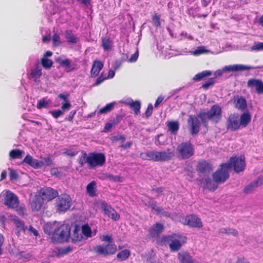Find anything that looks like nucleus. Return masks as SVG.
Wrapping results in <instances>:
<instances>
[{"label": "nucleus", "instance_id": "nucleus-60", "mask_svg": "<svg viewBox=\"0 0 263 263\" xmlns=\"http://www.w3.org/2000/svg\"><path fill=\"white\" fill-rule=\"evenodd\" d=\"M124 116L122 115H117L115 118L111 120L114 125L118 124L123 119Z\"/></svg>", "mask_w": 263, "mask_h": 263}, {"label": "nucleus", "instance_id": "nucleus-26", "mask_svg": "<svg viewBox=\"0 0 263 263\" xmlns=\"http://www.w3.org/2000/svg\"><path fill=\"white\" fill-rule=\"evenodd\" d=\"M234 103L235 108L241 111L245 110L247 107L246 100L241 96L235 98Z\"/></svg>", "mask_w": 263, "mask_h": 263}, {"label": "nucleus", "instance_id": "nucleus-12", "mask_svg": "<svg viewBox=\"0 0 263 263\" xmlns=\"http://www.w3.org/2000/svg\"><path fill=\"white\" fill-rule=\"evenodd\" d=\"M239 116L238 113L231 114L228 117L226 125L228 130L234 132L239 129Z\"/></svg>", "mask_w": 263, "mask_h": 263}, {"label": "nucleus", "instance_id": "nucleus-41", "mask_svg": "<svg viewBox=\"0 0 263 263\" xmlns=\"http://www.w3.org/2000/svg\"><path fill=\"white\" fill-rule=\"evenodd\" d=\"M115 104V102H111L106 104L98 110V114H104L110 111L113 109Z\"/></svg>", "mask_w": 263, "mask_h": 263}, {"label": "nucleus", "instance_id": "nucleus-27", "mask_svg": "<svg viewBox=\"0 0 263 263\" xmlns=\"http://www.w3.org/2000/svg\"><path fill=\"white\" fill-rule=\"evenodd\" d=\"M103 63L101 61L99 60L94 61L90 70L91 77H95L97 76L103 68Z\"/></svg>", "mask_w": 263, "mask_h": 263}, {"label": "nucleus", "instance_id": "nucleus-17", "mask_svg": "<svg viewBox=\"0 0 263 263\" xmlns=\"http://www.w3.org/2000/svg\"><path fill=\"white\" fill-rule=\"evenodd\" d=\"M247 87L254 89L258 94H263V82L259 79H250L247 82Z\"/></svg>", "mask_w": 263, "mask_h": 263}, {"label": "nucleus", "instance_id": "nucleus-32", "mask_svg": "<svg viewBox=\"0 0 263 263\" xmlns=\"http://www.w3.org/2000/svg\"><path fill=\"white\" fill-rule=\"evenodd\" d=\"M9 217L19 230H26L27 229V227L25 226L23 221L19 219L16 215H11Z\"/></svg>", "mask_w": 263, "mask_h": 263}, {"label": "nucleus", "instance_id": "nucleus-9", "mask_svg": "<svg viewBox=\"0 0 263 263\" xmlns=\"http://www.w3.org/2000/svg\"><path fill=\"white\" fill-rule=\"evenodd\" d=\"M37 194H38L44 201H47L52 200L53 199L57 197L59 195L57 190L47 186L41 187L38 191Z\"/></svg>", "mask_w": 263, "mask_h": 263}, {"label": "nucleus", "instance_id": "nucleus-56", "mask_svg": "<svg viewBox=\"0 0 263 263\" xmlns=\"http://www.w3.org/2000/svg\"><path fill=\"white\" fill-rule=\"evenodd\" d=\"M153 107L152 104H149L145 112V116L146 118L149 117L153 113Z\"/></svg>", "mask_w": 263, "mask_h": 263}, {"label": "nucleus", "instance_id": "nucleus-11", "mask_svg": "<svg viewBox=\"0 0 263 263\" xmlns=\"http://www.w3.org/2000/svg\"><path fill=\"white\" fill-rule=\"evenodd\" d=\"M230 165V169L233 167L234 171L238 173L239 172L243 171L246 166V163L245 161V158L243 157H232L230 158L229 161L226 163Z\"/></svg>", "mask_w": 263, "mask_h": 263}, {"label": "nucleus", "instance_id": "nucleus-18", "mask_svg": "<svg viewBox=\"0 0 263 263\" xmlns=\"http://www.w3.org/2000/svg\"><path fill=\"white\" fill-rule=\"evenodd\" d=\"M101 208L105 214L112 219L117 221L120 219V214L105 202H102Z\"/></svg>", "mask_w": 263, "mask_h": 263}, {"label": "nucleus", "instance_id": "nucleus-59", "mask_svg": "<svg viewBox=\"0 0 263 263\" xmlns=\"http://www.w3.org/2000/svg\"><path fill=\"white\" fill-rule=\"evenodd\" d=\"M252 49L253 50L259 51L263 50V43L258 42L252 46Z\"/></svg>", "mask_w": 263, "mask_h": 263}, {"label": "nucleus", "instance_id": "nucleus-52", "mask_svg": "<svg viewBox=\"0 0 263 263\" xmlns=\"http://www.w3.org/2000/svg\"><path fill=\"white\" fill-rule=\"evenodd\" d=\"M215 83V79L210 78L208 82L202 85V87L204 89H208L211 86H213Z\"/></svg>", "mask_w": 263, "mask_h": 263}, {"label": "nucleus", "instance_id": "nucleus-21", "mask_svg": "<svg viewBox=\"0 0 263 263\" xmlns=\"http://www.w3.org/2000/svg\"><path fill=\"white\" fill-rule=\"evenodd\" d=\"M196 170L199 173L205 174L211 173L213 170L211 165L205 161L199 162Z\"/></svg>", "mask_w": 263, "mask_h": 263}, {"label": "nucleus", "instance_id": "nucleus-40", "mask_svg": "<svg viewBox=\"0 0 263 263\" xmlns=\"http://www.w3.org/2000/svg\"><path fill=\"white\" fill-rule=\"evenodd\" d=\"M167 125L169 130L172 134H175L177 132V131L179 129V124L176 121H172L168 122L167 123Z\"/></svg>", "mask_w": 263, "mask_h": 263}, {"label": "nucleus", "instance_id": "nucleus-53", "mask_svg": "<svg viewBox=\"0 0 263 263\" xmlns=\"http://www.w3.org/2000/svg\"><path fill=\"white\" fill-rule=\"evenodd\" d=\"M49 114H50L54 118L57 119L62 116L64 114V112L61 110L58 109L50 111Z\"/></svg>", "mask_w": 263, "mask_h": 263}, {"label": "nucleus", "instance_id": "nucleus-45", "mask_svg": "<svg viewBox=\"0 0 263 263\" xmlns=\"http://www.w3.org/2000/svg\"><path fill=\"white\" fill-rule=\"evenodd\" d=\"M42 164L41 168L43 166H51L53 164V160L50 156H47L43 158V161H39Z\"/></svg>", "mask_w": 263, "mask_h": 263}, {"label": "nucleus", "instance_id": "nucleus-19", "mask_svg": "<svg viewBox=\"0 0 263 263\" xmlns=\"http://www.w3.org/2000/svg\"><path fill=\"white\" fill-rule=\"evenodd\" d=\"M42 68L39 63H36L34 67L30 70L29 77L35 82H39V79L42 76Z\"/></svg>", "mask_w": 263, "mask_h": 263}, {"label": "nucleus", "instance_id": "nucleus-23", "mask_svg": "<svg viewBox=\"0 0 263 263\" xmlns=\"http://www.w3.org/2000/svg\"><path fill=\"white\" fill-rule=\"evenodd\" d=\"M251 67L249 66L243 65L241 64H236L232 65L226 66L223 68L224 72H236L243 70H248L251 69Z\"/></svg>", "mask_w": 263, "mask_h": 263}, {"label": "nucleus", "instance_id": "nucleus-50", "mask_svg": "<svg viewBox=\"0 0 263 263\" xmlns=\"http://www.w3.org/2000/svg\"><path fill=\"white\" fill-rule=\"evenodd\" d=\"M103 175L104 176V178H101L102 179H108L111 181H117L119 180L118 176H115L112 174L108 173H104Z\"/></svg>", "mask_w": 263, "mask_h": 263}, {"label": "nucleus", "instance_id": "nucleus-25", "mask_svg": "<svg viewBox=\"0 0 263 263\" xmlns=\"http://www.w3.org/2000/svg\"><path fill=\"white\" fill-rule=\"evenodd\" d=\"M23 163H25L35 169L40 168L42 163L39 160L34 159L28 154L23 159Z\"/></svg>", "mask_w": 263, "mask_h": 263}, {"label": "nucleus", "instance_id": "nucleus-5", "mask_svg": "<svg viewBox=\"0 0 263 263\" xmlns=\"http://www.w3.org/2000/svg\"><path fill=\"white\" fill-rule=\"evenodd\" d=\"M194 148L190 142H183L176 148V155L180 159H187L194 155Z\"/></svg>", "mask_w": 263, "mask_h": 263}, {"label": "nucleus", "instance_id": "nucleus-47", "mask_svg": "<svg viewBox=\"0 0 263 263\" xmlns=\"http://www.w3.org/2000/svg\"><path fill=\"white\" fill-rule=\"evenodd\" d=\"M78 152L79 151L77 149H66L63 154L67 156L72 157L77 155Z\"/></svg>", "mask_w": 263, "mask_h": 263}, {"label": "nucleus", "instance_id": "nucleus-4", "mask_svg": "<svg viewBox=\"0 0 263 263\" xmlns=\"http://www.w3.org/2000/svg\"><path fill=\"white\" fill-rule=\"evenodd\" d=\"M103 241L107 243L106 245H99L93 248V251L98 255L106 256L113 255L116 253L117 248L116 245L113 243L112 238L111 236L106 235L101 237Z\"/></svg>", "mask_w": 263, "mask_h": 263}, {"label": "nucleus", "instance_id": "nucleus-14", "mask_svg": "<svg viewBox=\"0 0 263 263\" xmlns=\"http://www.w3.org/2000/svg\"><path fill=\"white\" fill-rule=\"evenodd\" d=\"M189 130L192 135H197L200 130L201 122L198 117L190 115L187 119Z\"/></svg>", "mask_w": 263, "mask_h": 263}, {"label": "nucleus", "instance_id": "nucleus-58", "mask_svg": "<svg viewBox=\"0 0 263 263\" xmlns=\"http://www.w3.org/2000/svg\"><path fill=\"white\" fill-rule=\"evenodd\" d=\"M150 206L153 210H154L158 213H160V212H162V209L161 208L159 207L157 205V203L156 201H153L150 204Z\"/></svg>", "mask_w": 263, "mask_h": 263}, {"label": "nucleus", "instance_id": "nucleus-36", "mask_svg": "<svg viewBox=\"0 0 263 263\" xmlns=\"http://www.w3.org/2000/svg\"><path fill=\"white\" fill-rule=\"evenodd\" d=\"M69 237L72 241H80L83 238V233L81 231H70Z\"/></svg>", "mask_w": 263, "mask_h": 263}, {"label": "nucleus", "instance_id": "nucleus-42", "mask_svg": "<svg viewBox=\"0 0 263 263\" xmlns=\"http://www.w3.org/2000/svg\"><path fill=\"white\" fill-rule=\"evenodd\" d=\"M130 254V251L125 249L119 252L117 255V257L120 261H123L128 258Z\"/></svg>", "mask_w": 263, "mask_h": 263}, {"label": "nucleus", "instance_id": "nucleus-62", "mask_svg": "<svg viewBox=\"0 0 263 263\" xmlns=\"http://www.w3.org/2000/svg\"><path fill=\"white\" fill-rule=\"evenodd\" d=\"M16 209V212L17 214L20 216H24L25 215V209L24 206H17V208H15Z\"/></svg>", "mask_w": 263, "mask_h": 263}, {"label": "nucleus", "instance_id": "nucleus-48", "mask_svg": "<svg viewBox=\"0 0 263 263\" xmlns=\"http://www.w3.org/2000/svg\"><path fill=\"white\" fill-rule=\"evenodd\" d=\"M52 43L54 47H58L61 44V38L57 33H54L52 36Z\"/></svg>", "mask_w": 263, "mask_h": 263}, {"label": "nucleus", "instance_id": "nucleus-30", "mask_svg": "<svg viewBox=\"0 0 263 263\" xmlns=\"http://www.w3.org/2000/svg\"><path fill=\"white\" fill-rule=\"evenodd\" d=\"M86 192L90 197H93L97 196V183L95 181H92L87 184Z\"/></svg>", "mask_w": 263, "mask_h": 263}, {"label": "nucleus", "instance_id": "nucleus-1", "mask_svg": "<svg viewBox=\"0 0 263 263\" xmlns=\"http://www.w3.org/2000/svg\"><path fill=\"white\" fill-rule=\"evenodd\" d=\"M161 231H153L152 235L156 237V242L160 246H168L172 252H178L182 246L186 243L187 238L185 236L179 233H173L171 235L159 236Z\"/></svg>", "mask_w": 263, "mask_h": 263}, {"label": "nucleus", "instance_id": "nucleus-29", "mask_svg": "<svg viewBox=\"0 0 263 263\" xmlns=\"http://www.w3.org/2000/svg\"><path fill=\"white\" fill-rule=\"evenodd\" d=\"M73 251V248L71 246L65 247H58L54 251L55 255L60 257L66 255Z\"/></svg>", "mask_w": 263, "mask_h": 263}, {"label": "nucleus", "instance_id": "nucleus-20", "mask_svg": "<svg viewBox=\"0 0 263 263\" xmlns=\"http://www.w3.org/2000/svg\"><path fill=\"white\" fill-rule=\"evenodd\" d=\"M44 201L42 197L36 193L32 200L30 202L32 210L33 211H39L40 210L44 203Z\"/></svg>", "mask_w": 263, "mask_h": 263}, {"label": "nucleus", "instance_id": "nucleus-51", "mask_svg": "<svg viewBox=\"0 0 263 263\" xmlns=\"http://www.w3.org/2000/svg\"><path fill=\"white\" fill-rule=\"evenodd\" d=\"M197 117L198 118H200L201 119L202 123L203 124L204 126L206 127L207 126L206 119H208V115H206V112H200L198 115Z\"/></svg>", "mask_w": 263, "mask_h": 263}, {"label": "nucleus", "instance_id": "nucleus-57", "mask_svg": "<svg viewBox=\"0 0 263 263\" xmlns=\"http://www.w3.org/2000/svg\"><path fill=\"white\" fill-rule=\"evenodd\" d=\"M207 52V50L203 47H199L194 51V54L196 55Z\"/></svg>", "mask_w": 263, "mask_h": 263}, {"label": "nucleus", "instance_id": "nucleus-15", "mask_svg": "<svg viewBox=\"0 0 263 263\" xmlns=\"http://www.w3.org/2000/svg\"><path fill=\"white\" fill-rule=\"evenodd\" d=\"M184 220V223L191 228L200 229L202 227L201 219L196 215H188L185 217Z\"/></svg>", "mask_w": 263, "mask_h": 263}, {"label": "nucleus", "instance_id": "nucleus-37", "mask_svg": "<svg viewBox=\"0 0 263 263\" xmlns=\"http://www.w3.org/2000/svg\"><path fill=\"white\" fill-rule=\"evenodd\" d=\"M24 152L20 149H13L9 154L10 159H21Z\"/></svg>", "mask_w": 263, "mask_h": 263}, {"label": "nucleus", "instance_id": "nucleus-3", "mask_svg": "<svg viewBox=\"0 0 263 263\" xmlns=\"http://www.w3.org/2000/svg\"><path fill=\"white\" fill-rule=\"evenodd\" d=\"M213 175L215 182H213L210 179L205 180L206 187L210 191H214L217 187L218 183L224 182L229 178V171L230 165L228 164L222 163Z\"/></svg>", "mask_w": 263, "mask_h": 263}, {"label": "nucleus", "instance_id": "nucleus-54", "mask_svg": "<svg viewBox=\"0 0 263 263\" xmlns=\"http://www.w3.org/2000/svg\"><path fill=\"white\" fill-rule=\"evenodd\" d=\"M9 178L10 180H16L18 179V174L17 172L12 169H9Z\"/></svg>", "mask_w": 263, "mask_h": 263}, {"label": "nucleus", "instance_id": "nucleus-43", "mask_svg": "<svg viewBox=\"0 0 263 263\" xmlns=\"http://www.w3.org/2000/svg\"><path fill=\"white\" fill-rule=\"evenodd\" d=\"M152 21L155 27H160L161 25L160 15L157 13L155 12L152 16Z\"/></svg>", "mask_w": 263, "mask_h": 263}, {"label": "nucleus", "instance_id": "nucleus-49", "mask_svg": "<svg viewBox=\"0 0 263 263\" xmlns=\"http://www.w3.org/2000/svg\"><path fill=\"white\" fill-rule=\"evenodd\" d=\"M48 105V102L46 101L45 98H42L40 99L36 105V107L37 109H42L43 108H46Z\"/></svg>", "mask_w": 263, "mask_h": 263}, {"label": "nucleus", "instance_id": "nucleus-33", "mask_svg": "<svg viewBox=\"0 0 263 263\" xmlns=\"http://www.w3.org/2000/svg\"><path fill=\"white\" fill-rule=\"evenodd\" d=\"M65 37L69 44H76L78 42V38L72 32L71 30H67L65 32Z\"/></svg>", "mask_w": 263, "mask_h": 263}, {"label": "nucleus", "instance_id": "nucleus-2", "mask_svg": "<svg viewBox=\"0 0 263 263\" xmlns=\"http://www.w3.org/2000/svg\"><path fill=\"white\" fill-rule=\"evenodd\" d=\"M91 230L90 227L87 223H83L82 221H76L73 223L65 221L63 223L58 221L49 222L44 226V230Z\"/></svg>", "mask_w": 263, "mask_h": 263}, {"label": "nucleus", "instance_id": "nucleus-7", "mask_svg": "<svg viewBox=\"0 0 263 263\" xmlns=\"http://www.w3.org/2000/svg\"><path fill=\"white\" fill-rule=\"evenodd\" d=\"M49 236L51 242L61 243L67 241L69 237L70 231H45Z\"/></svg>", "mask_w": 263, "mask_h": 263}, {"label": "nucleus", "instance_id": "nucleus-31", "mask_svg": "<svg viewBox=\"0 0 263 263\" xmlns=\"http://www.w3.org/2000/svg\"><path fill=\"white\" fill-rule=\"evenodd\" d=\"M156 151H147L140 153V157L144 160L156 162Z\"/></svg>", "mask_w": 263, "mask_h": 263}, {"label": "nucleus", "instance_id": "nucleus-6", "mask_svg": "<svg viewBox=\"0 0 263 263\" xmlns=\"http://www.w3.org/2000/svg\"><path fill=\"white\" fill-rule=\"evenodd\" d=\"M57 197L55 202L57 210L59 212H65L71 205V198L67 194H62Z\"/></svg>", "mask_w": 263, "mask_h": 263}, {"label": "nucleus", "instance_id": "nucleus-13", "mask_svg": "<svg viewBox=\"0 0 263 263\" xmlns=\"http://www.w3.org/2000/svg\"><path fill=\"white\" fill-rule=\"evenodd\" d=\"M4 204L9 209H14L18 205L17 196L10 191H7L4 195Z\"/></svg>", "mask_w": 263, "mask_h": 263}, {"label": "nucleus", "instance_id": "nucleus-39", "mask_svg": "<svg viewBox=\"0 0 263 263\" xmlns=\"http://www.w3.org/2000/svg\"><path fill=\"white\" fill-rule=\"evenodd\" d=\"M258 180H256L254 182H252L249 185L246 186L243 190V193L245 194H250L252 193L258 186Z\"/></svg>", "mask_w": 263, "mask_h": 263}, {"label": "nucleus", "instance_id": "nucleus-34", "mask_svg": "<svg viewBox=\"0 0 263 263\" xmlns=\"http://www.w3.org/2000/svg\"><path fill=\"white\" fill-rule=\"evenodd\" d=\"M128 105L130 107L134 110L135 115H137L140 111L141 108V103L139 101H133L132 100L128 102Z\"/></svg>", "mask_w": 263, "mask_h": 263}, {"label": "nucleus", "instance_id": "nucleus-63", "mask_svg": "<svg viewBox=\"0 0 263 263\" xmlns=\"http://www.w3.org/2000/svg\"><path fill=\"white\" fill-rule=\"evenodd\" d=\"M71 106L70 103L68 101L63 103L61 106V109L63 111L69 110Z\"/></svg>", "mask_w": 263, "mask_h": 263}, {"label": "nucleus", "instance_id": "nucleus-64", "mask_svg": "<svg viewBox=\"0 0 263 263\" xmlns=\"http://www.w3.org/2000/svg\"><path fill=\"white\" fill-rule=\"evenodd\" d=\"M151 191L152 192L156 193L157 194V196L158 197L163 193V188L162 187L153 188Z\"/></svg>", "mask_w": 263, "mask_h": 263}, {"label": "nucleus", "instance_id": "nucleus-55", "mask_svg": "<svg viewBox=\"0 0 263 263\" xmlns=\"http://www.w3.org/2000/svg\"><path fill=\"white\" fill-rule=\"evenodd\" d=\"M138 57L139 51L138 49H137L136 52L131 55L130 58L127 61L129 63H134L137 60Z\"/></svg>", "mask_w": 263, "mask_h": 263}, {"label": "nucleus", "instance_id": "nucleus-46", "mask_svg": "<svg viewBox=\"0 0 263 263\" xmlns=\"http://www.w3.org/2000/svg\"><path fill=\"white\" fill-rule=\"evenodd\" d=\"M78 161L81 166H83L86 163H88L89 165L88 156L87 155L86 153H84V154L79 157Z\"/></svg>", "mask_w": 263, "mask_h": 263}, {"label": "nucleus", "instance_id": "nucleus-35", "mask_svg": "<svg viewBox=\"0 0 263 263\" xmlns=\"http://www.w3.org/2000/svg\"><path fill=\"white\" fill-rule=\"evenodd\" d=\"M112 45V41L109 38L102 37L101 38V46L105 51L110 50Z\"/></svg>", "mask_w": 263, "mask_h": 263}, {"label": "nucleus", "instance_id": "nucleus-24", "mask_svg": "<svg viewBox=\"0 0 263 263\" xmlns=\"http://www.w3.org/2000/svg\"><path fill=\"white\" fill-rule=\"evenodd\" d=\"M58 62L61 66L65 67V71L66 72L77 69V65L74 63L72 64L70 59H66L65 60H58Z\"/></svg>", "mask_w": 263, "mask_h": 263}, {"label": "nucleus", "instance_id": "nucleus-61", "mask_svg": "<svg viewBox=\"0 0 263 263\" xmlns=\"http://www.w3.org/2000/svg\"><path fill=\"white\" fill-rule=\"evenodd\" d=\"M163 224L161 223H156L151 228V230H163Z\"/></svg>", "mask_w": 263, "mask_h": 263}, {"label": "nucleus", "instance_id": "nucleus-22", "mask_svg": "<svg viewBox=\"0 0 263 263\" xmlns=\"http://www.w3.org/2000/svg\"><path fill=\"white\" fill-rule=\"evenodd\" d=\"M179 263H195L193 257L187 251H181L177 254Z\"/></svg>", "mask_w": 263, "mask_h": 263}, {"label": "nucleus", "instance_id": "nucleus-8", "mask_svg": "<svg viewBox=\"0 0 263 263\" xmlns=\"http://www.w3.org/2000/svg\"><path fill=\"white\" fill-rule=\"evenodd\" d=\"M105 156L101 153H91L88 155L89 167L95 168L101 166L105 163Z\"/></svg>", "mask_w": 263, "mask_h": 263}, {"label": "nucleus", "instance_id": "nucleus-16", "mask_svg": "<svg viewBox=\"0 0 263 263\" xmlns=\"http://www.w3.org/2000/svg\"><path fill=\"white\" fill-rule=\"evenodd\" d=\"M174 153L170 148L164 151H156V162H164L171 160L174 156Z\"/></svg>", "mask_w": 263, "mask_h": 263}, {"label": "nucleus", "instance_id": "nucleus-10", "mask_svg": "<svg viewBox=\"0 0 263 263\" xmlns=\"http://www.w3.org/2000/svg\"><path fill=\"white\" fill-rule=\"evenodd\" d=\"M206 112L208 119L214 123H218L222 118V109L218 104L212 106L210 109Z\"/></svg>", "mask_w": 263, "mask_h": 263}, {"label": "nucleus", "instance_id": "nucleus-44", "mask_svg": "<svg viewBox=\"0 0 263 263\" xmlns=\"http://www.w3.org/2000/svg\"><path fill=\"white\" fill-rule=\"evenodd\" d=\"M41 64L44 68L48 69L52 66L53 62L52 60L46 58H43L41 59Z\"/></svg>", "mask_w": 263, "mask_h": 263}, {"label": "nucleus", "instance_id": "nucleus-28", "mask_svg": "<svg viewBox=\"0 0 263 263\" xmlns=\"http://www.w3.org/2000/svg\"><path fill=\"white\" fill-rule=\"evenodd\" d=\"M251 121V116L249 112L242 113L239 117V124L241 128L246 127Z\"/></svg>", "mask_w": 263, "mask_h": 263}, {"label": "nucleus", "instance_id": "nucleus-38", "mask_svg": "<svg viewBox=\"0 0 263 263\" xmlns=\"http://www.w3.org/2000/svg\"><path fill=\"white\" fill-rule=\"evenodd\" d=\"M212 72L210 70H204L194 76L193 80L195 82H198L206 77L210 76Z\"/></svg>", "mask_w": 263, "mask_h": 263}]
</instances>
